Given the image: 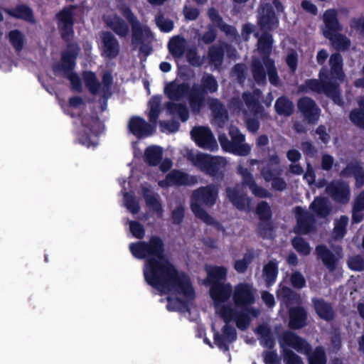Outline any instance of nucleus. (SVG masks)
<instances>
[{
	"label": "nucleus",
	"mask_w": 364,
	"mask_h": 364,
	"mask_svg": "<svg viewBox=\"0 0 364 364\" xmlns=\"http://www.w3.org/2000/svg\"><path fill=\"white\" fill-rule=\"evenodd\" d=\"M129 249L134 257L147 258L144 269V278L158 291L169 294L166 298L167 309L178 311L186 310L187 301L194 298L190 279L183 273H178L166 259L161 239L153 236L149 242L132 243Z\"/></svg>",
	"instance_id": "f257e3e1"
},
{
	"label": "nucleus",
	"mask_w": 364,
	"mask_h": 364,
	"mask_svg": "<svg viewBox=\"0 0 364 364\" xmlns=\"http://www.w3.org/2000/svg\"><path fill=\"white\" fill-rule=\"evenodd\" d=\"M218 197V187L215 184L201 186L192 192L191 208L196 218L208 225L213 226L218 231L224 232L223 225L212 217L203 207H213Z\"/></svg>",
	"instance_id": "f03ea898"
},
{
	"label": "nucleus",
	"mask_w": 364,
	"mask_h": 364,
	"mask_svg": "<svg viewBox=\"0 0 364 364\" xmlns=\"http://www.w3.org/2000/svg\"><path fill=\"white\" fill-rule=\"evenodd\" d=\"M285 344L296 350L298 353L307 356L309 364H327V358L323 346H316L312 350L311 344L296 333L287 331L282 333L280 344Z\"/></svg>",
	"instance_id": "7ed1b4c3"
},
{
	"label": "nucleus",
	"mask_w": 364,
	"mask_h": 364,
	"mask_svg": "<svg viewBox=\"0 0 364 364\" xmlns=\"http://www.w3.org/2000/svg\"><path fill=\"white\" fill-rule=\"evenodd\" d=\"M122 14L131 26V41L132 46L134 48L140 46V52L145 53L146 55H149L151 52V48L148 44L154 38V34L149 27L141 23L128 7L123 9Z\"/></svg>",
	"instance_id": "20e7f679"
},
{
	"label": "nucleus",
	"mask_w": 364,
	"mask_h": 364,
	"mask_svg": "<svg viewBox=\"0 0 364 364\" xmlns=\"http://www.w3.org/2000/svg\"><path fill=\"white\" fill-rule=\"evenodd\" d=\"M232 299L236 306L241 309L240 317L233 318H257L260 314L259 309L252 305L255 301V289L248 283H240L232 291Z\"/></svg>",
	"instance_id": "39448f33"
},
{
	"label": "nucleus",
	"mask_w": 364,
	"mask_h": 364,
	"mask_svg": "<svg viewBox=\"0 0 364 364\" xmlns=\"http://www.w3.org/2000/svg\"><path fill=\"white\" fill-rule=\"evenodd\" d=\"M186 157L199 170L215 178L223 176L225 168L228 164L225 157L213 156L203 153L196 154L192 151H188Z\"/></svg>",
	"instance_id": "423d86ee"
},
{
	"label": "nucleus",
	"mask_w": 364,
	"mask_h": 364,
	"mask_svg": "<svg viewBox=\"0 0 364 364\" xmlns=\"http://www.w3.org/2000/svg\"><path fill=\"white\" fill-rule=\"evenodd\" d=\"M161 96H154L149 102L150 107L149 117L151 124L147 123L143 119L133 117L129 122L130 132L137 137L148 136L152 134L156 127V123L161 112Z\"/></svg>",
	"instance_id": "0eeeda50"
},
{
	"label": "nucleus",
	"mask_w": 364,
	"mask_h": 364,
	"mask_svg": "<svg viewBox=\"0 0 364 364\" xmlns=\"http://www.w3.org/2000/svg\"><path fill=\"white\" fill-rule=\"evenodd\" d=\"M225 322L222 327V333L215 329V323H211V329L213 332L214 343L217 347L223 350L228 351L229 345L235 342L237 338L235 328L230 323L235 321L236 326L241 331L247 330L252 320H223Z\"/></svg>",
	"instance_id": "6e6552de"
},
{
	"label": "nucleus",
	"mask_w": 364,
	"mask_h": 364,
	"mask_svg": "<svg viewBox=\"0 0 364 364\" xmlns=\"http://www.w3.org/2000/svg\"><path fill=\"white\" fill-rule=\"evenodd\" d=\"M218 84L215 77L205 73L200 80V85L193 84L189 96V105L193 114H198L205 101V95L214 93L218 90Z\"/></svg>",
	"instance_id": "1a4fd4ad"
},
{
	"label": "nucleus",
	"mask_w": 364,
	"mask_h": 364,
	"mask_svg": "<svg viewBox=\"0 0 364 364\" xmlns=\"http://www.w3.org/2000/svg\"><path fill=\"white\" fill-rule=\"evenodd\" d=\"M229 135L230 139L225 134H219L218 135V141L224 151L240 156H247L250 154L252 147L245 142V136L240 132L237 127L230 126Z\"/></svg>",
	"instance_id": "9d476101"
},
{
	"label": "nucleus",
	"mask_w": 364,
	"mask_h": 364,
	"mask_svg": "<svg viewBox=\"0 0 364 364\" xmlns=\"http://www.w3.org/2000/svg\"><path fill=\"white\" fill-rule=\"evenodd\" d=\"M210 295L215 303V311L222 318H233L235 311L231 305H222L220 303L229 299L232 294V288L229 283H219L210 285Z\"/></svg>",
	"instance_id": "9b49d317"
},
{
	"label": "nucleus",
	"mask_w": 364,
	"mask_h": 364,
	"mask_svg": "<svg viewBox=\"0 0 364 364\" xmlns=\"http://www.w3.org/2000/svg\"><path fill=\"white\" fill-rule=\"evenodd\" d=\"M83 130L79 138L80 142L87 147L98 144L97 136L103 131V125L95 116L84 117L82 119Z\"/></svg>",
	"instance_id": "f8f14e48"
},
{
	"label": "nucleus",
	"mask_w": 364,
	"mask_h": 364,
	"mask_svg": "<svg viewBox=\"0 0 364 364\" xmlns=\"http://www.w3.org/2000/svg\"><path fill=\"white\" fill-rule=\"evenodd\" d=\"M279 24L273 6L269 3H261L257 9V26L262 32H270L277 29Z\"/></svg>",
	"instance_id": "ddd939ff"
},
{
	"label": "nucleus",
	"mask_w": 364,
	"mask_h": 364,
	"mask_svg": "<svg viewBox=\"0 0 364 364\" xmlns=\"http://www.w3.org/2000/svg\"><path fill=\"white\" fill-rule=\"evenodd\" d=\"M75 6L63 8L55 14L58 28L63 39L69 41L73 33Z\"/></svg>",
	"instance_id": "4468645a"
},
{
	"label": "nucleus",
	"mask_w": 364,
	"mask_h": 364,
	"mask_svg": "<svg viewBox=\"0 0 364 364\" xmlns=\"http://www.w3.org/2000/svg\"><path fill=\"white\" fill-rule=\"evenodd\" d=\"M333 251L334 252H331L324 245H317L315 249L318 258L322 261L330 272L336 269L339 260L343 257L342 248L340 246L333 248Z\"/></svg>",
	"instance_id": "2eb2a0df"
},
{
	"label": "nucleus",
	"mask_w": 364,
	"mask_h": 364,
	"mask_svg": "<svg viewBox=\"0 0 364 364\" xmlns=\"http://www.w3.org/2000/svg\"><path fill=\"white\" fill-rule=\"evenodd\" d=\"M191 135L196 144L204 149L215 151L218 149V143L211 130L207 127H194Z\"/></svg>",
	"instance_id": "dca6fc26"
},
{
	"label": "nucleus",
	"mask_w": 364,
	"mask_h": 364,
	"mask_svg": "<svg viewBox=\"0 0 364 364\" xmlns=\"http://www.w3.org/2000/svg\"><path fill=\"white\" fill-rule=\"evenodd\" d=\"M262 91L259 89L253 90L252 92H245L242 95V100L245 102L248 110L259 117L261 120H268L270 117L267 112L260 103Z\"/></svg>",
	"instance_id": "f3484780"
},
{
	"label": "nucleus",
	"mask_w": 364,
	"mask_h": 364,
	"mask_svg": "<svg viewBox=\"0 0 364 364\" xmlns=\"http://www.w3.org/2000/svg\"><path fill=\"white\" fill-rule=\"evenodd\" d=\"M237 169L238 173L242 176V185L247 186L255 197L260 198L272 197V193L269 191L256 183L252 174L247 168L239 165Z\"/></svg>",
	"instance_id": "a211bd4d"
},
{
	"label": "nucleus",
	"mask_w": 364,
	"mask_h": 364,
	"mask_svg": "<svg viewBox=\"0 0 364 364\" xmlns=\"http://www.w3.org/2000/svg\"><path fill=\"white\" fill-rule=\"evenodd\" d=\"M294 213L296 219L295 232L306 235L314 230L316 220L313 213L301 206H296L294 208Z\"/></svg>",
	"instance_id": "6ab92c4d"
},
{
	"label": "nucleus",
	"mask_w": 364,
	"mask_h": 364,
	"mask_svg": "<svg viewBox=\"0 0 364 364\" xmlns=\"http://www.w3.org/2000/svg\"><path fill=\"white\" fill-rule=\"evenodd\" d=\"M196 183V177L189 176L178 170H173L167 174L164 180L159 181V185L161 187L169 186H192Z\"/></svg>",
	"instance_id": "aec40b11"
},
{
	"label": "nucleus",
	"mask_w": 364,
	"mask_h": 364,
	"mask_svg": "<svg viewBox=\"0 0 364 364\" xmlns=\"http://www.w3.org/2000/svg\"><path fill=\"white\" fill-rule=\"evenodd\" d=\"M297 107L309 124H315L318 120L320 109L311 98L301 97L297 102Z\"/></svg>",
	"instance_id": "412c9836"
},
{
	"label": "nucleus",
	"mask_w": 364,
	"mask_h": 364,
	"mask_svg": "<svg viewBox=\"0 0 364 364\" xmlns=\"http://www.w3.org/2000/svg\"><path fill=\"white\" fill-rule=\"evenodd\" d=\"M326 192L338 203H347L350 198L348 184L341 181L329 183L326 187Z\"/></svg>",
	"instance_id": "4be33fe9"
},
{
	"label": "nucleus",
	"mask_w": 364,
	"mask_h": 364,
	"mask_svg": "<svg viewBox=\"0 0 364 364\" xmlns=\"http://www.w3.org/2000/svg\"><path fill=\"white\" fill-rule=\"evenodd\" d=\"M78 47L75 45H70L68 50L63 54L61 62L53 65V71L55 73L60 72L63 73V75H66L72 72L75 67V60L77 55Z\"/></svg>",
	"instance_id": "5701e85b"
},
{
	"label": "nucleus",
	"mask_w": 364,
	"mask_h": 364,
	"mask_svg": "<svg viewBox=\"0 0 364 364\" xmlns=\"http://www.w3.org/2000/svg\"><path fill=\"white\" fill-rule=\"evenodd\" d=\"M230 107L233 109L234 111L242 112L244 114L245 122L249 132L255 134L258 131L259 129V119H261L255 116L254 113H252L253 116H251V112L244 108L243 102L239 97H234L231 100Z\"/></svg>",
	"instance_id": "b1692460"
},
{
	"label": "nucleus",
	"mask_w": 364,
	"mask_h": 364,
	"mask_svg": "<svg viewBox=\"0 0 364 364\" xmlns=\"http://www.w3.org/2000/svg\"><path fill=\"white\" fill-rule=\"evenodd\" d=\"M103 55L109 59L115 58L119 53L120 45L117 38L110 31L100 33Z\"/></svg>",
	"instance_id": "393cba45"
},
{
	"label": "nucleus",
	"mask_w": 364,
	"mask_h": 364,
	"mask_svg": "<svg viewBox=\"0 0 364 364\" xmlns=\"http://www.w3.org/2000/svg\"><path fill=\"white\" fill-rule=\"evenodd\" d=\"M164 91L171 100L179 101L187 96L189 97L191 87L188 83H179L173 80L165 85Z\"/></svg>",
	"instance_id": "a878e982"
},
{
	"label": "nucleus",
	"mask_w": 364,
	"mask_h": 364,
	"mask_svg": "<svg viewBox=\"0 0 364 364\" xmlns=\"http://www.w3.org/2000/svg\"><path fill=\"white\" fill-rule=\"evenodd\" d=\"M336 9L326 10L323 16L324 26L322 28L323 35L326 38H332V33H338L342 30V26L337 18Z\"/></svg>",
	"instance_id": "bb28decb"
},
{
	"label": "nucleus",
	"mask_w": 364,
	"mask_h": 364,
	"mask_svg": "<svg viewBox=\"0 0 364 364\" xmlns=\"http://www.w3.org/2000/svg\"><path fill=\"white\" fill-rule=\"evenodd\" d=\"M226 196L230 201L240 210H250L251 200L241 193L237 187H228Z\"/></svg>",
	"instance_id": "cd10ccee"
},
{
	"label": "nucleus",
	"mask_w": 364,
	"mask_h": 364,
	"mask_svg": "<svg viewBox=\"0 0 364 364\" xmlns=\"http://www.w3.org/2000/svg\"><path fill=\"white\" fill-rule=\"evenodd\" d=\"M208 105L214 115V123L220 128L223 127L228 120V114L224 105L215 98L208 99Z\"/></svg>",
	"instance_id": "c85d7f7f"
},
{
	"label": "nucleus",
	"mask_w": 364,
	"mask_h": 364,
	"mask_svg": "<svg viewBox=\"0 0 364 364\" xmlns=\"http://www.w3.org/2000/svg\"><path fill=\"white\" fill-rule=\"evenodd\" d=\"M105 23L119 38H126L129 33V28L127 23L117 15L108 16L105 20Z\"/></svg>",
	"instance_id": "c756f323"
},
{
	"label": "nucleus",
	"mask_w": 364,
	"mask_h": 364,
	"mask_svg": "<svg viewBox=\"0 0 364 364\" xmlns=\"http://www.w3.org/2000/svg\"><path fill=\"white\" fill-rule=\"evenodd\" d=\"M255 37L258 39L257 48L259 53L262 55V61L266 58H269L274 42L272 35L269 32H262L260 35L258 32L255 33Z\"/></svg>",
	"instance_id": "7c9ffc66"
},
{
	"label": "nucleus",
	"mask_w": 364,
	"mask_h": 364,
	"mask_svg": "<svg viewBox=\"0 0 364 364\" xmlns=\"http://www.w3.org/2000/svg\"><path fill=\"white\" fill-rule=\"evenodd\" d=\"M256 213L259 215V219L262 221L259 224V234L262 237H267L270 232V229L269 228H266L268 226L267 222L272 217V211L269 205L266 201L260 202L256 208Z\"/></svg>",
	"instance_id": "2f4dec72"
},
{
	"label": "nucleus",
	"mask_w": 364,
	"mask_h": 364,
	"mask_svg": "<svg viewBox=\"0 0 364 364\" xmlns=\"http://www.w3.org/2000/svg\"><path fill=\"white\" fill-rule=\"evenodd\" d=\"M255 333L257 334L260 344L269 349H272L275 346V340L271 328L267 323L259 324Z\"/></svg>",
	"instance_id": "473e14b6"
},
{
	"label": "nucleus",
	"mask_w": 364,
	"mask_h": 364,
	"mask_svg": "<svg viewBox=\"0 0 364 364\" xmlns=\"http://www.w3.org/2000/svg\"><path fill=\"white\" fill-rule=\"evenodd\" d=\"M5 11L10 16L16 18L23 19L31 23H36L32 9L25 4L16 6L14 9H5Z\"/></svg>",
	"instance_id": "72a5a7b5"
},
{
	"label": "nucleus",
	"mask_w": 364,
	"mask_h": 364,
	"mask_svg": "<svg viewBox=\"0 0 364 364\" xmlns=\"http://www.w3.org/2000/svg\"><path fill=\"white\" fill-rule=\"evenodd\" d=\"M309 208L320 218L327 217L331 211L329 200L323 197L315 198Z\"/></svg>",
	"instance_id": "f704fd0d"
},
{
	"label": "nucleus",
	"mask_w": 364,
	"mask_h": 364,
	"mask_svg": "<svg viewBox=\"0 0 364 364\" xmlns=\"http://www.w3.org/2000/svg\"><path fill=\"white\" fill-rule=\"evenodd\" d=\"M312 304L317 315L321 318H333L334 310L332 305L321 298H313Z\"/></svg>",
	"instance_id": "c9c22d12"
},
{
	"label": "nucleus",
	"mask_w": 364,
	"mask_h": 364,
	"mask_svg": "<svg viewBox=\"0 0 364 364\" xmlns=\"http://www.w3.org/2000/svg\"><path fill=\"white\" fill-rule=\"evenodd\" d=\"M142 193L146 205L156 212L159 217H161L163 209L160 203L159 195L146 187H142Z\"/></svg>",
	"instance_id": "e433bc0d"
},
{
	"label": "nucleus",
	"mask_w": 364,
	"mask_h": 364,
	"mask_svg": "<svg viewBox=\"0 0 364 364\" xmlns=\"http://www.w3.org/2000/svg\"><path fill=\"white\" fill-rule=\"evenodd\" d=\"M208 277L204 281L205 284L213 285L224 282L226 278L227 269L223 267H205Z\"/></svg>",
	"instance_id": "4c0bfd02"
},
{
	"label": "nucleus",
	"mask_w": 364,
	"mask_h": 364,
	"mask_svg": "<svg viewBox=\"0 0 364 364\" xmlns=\"http://www.w3.org/2000/svg\"><path fill=\"white\" fill-rule=\"evenodd\" d=\"M364 218V190L353 200L352 207V223H359Z\"/></svg>",
	"instance_id": "58836bf2"
},
{
	"label": "nucleus",
	"mask_w": 364,
	"mask_h": 364,
	"mask_svg": "<svg viewBox=\"0 0 364 364\" xmlns=\"http://www.w3.org/2000/svg\"><path fill=\"white\" fill-rule=\"evenodd\" d=\"M340 176L342 177H349L353 176L356 182L362 186L364 184V168L357 163H350L341 171Z\"/></svg>",
	"instance_id": "ea45409f"
},
{
	"label": "nucleus",
	"mask_w": 364,
	"mask_h": 364,
	"mask_svg": "<svg viewBox=\"0 0 364 364\" xmlns=\"http://www.w3.org/2000/svg\"><path fill=\"white\" fill-rule=\"evenodd\" d=\"M166 108L169 114L178 116L182 122H186L189 117V112L186 105L168 102Z\"/></svg>",
	"instance_id": "a19ab883"
},
{
	"label": "nucleus",
	"mask_w": 364,
	"mask_h": 364,
	"mask_svg": "<svg viewBox=\"0 0 364 364\" xmlns=\"http://www.w3.org/2000/svg\"><path fill=\"white\" fill-rule=\"evenodd\" d=\"M163 150L158 146H150L144 151V161L149 166H155L160 164L162 159Z\"/></svg>",
	"instance_id": "79ce46f5"
},
{
	"label": "nucleus",
	"mask_w": 364,
	"mask_h": 364,
	"mask_svg": "<svg viewBox=\"0 0 364 364\" xmlns=\"http://www.w3.org/2000/svg\"><path fill=\"white\" fill-rule=\"evenodd\" d=\"M264 63L257 58L253 59L252 62V73L255 81L258 85H264L267 80V70L264 68Z\"/></svg>",
	"instance_id": "37998d69"
},
{
	"label": "nucleus",
	"mask_w": 364,
	"mask_h": 364,
	"mask_svg": "<svg viewBox=\"0 0 364 364\" xmlns=\"http://www.w3.org/2000/svg\"><path fill=\"white\" fill-rule=\"evenodd\" d=\"M274 108L278 114L290 116L294 112V106L287 97L282 96L276 100Z\"/></svg>",
	"instance_id": "c03bdc74"
},
{
	"label": "nucleus",
	"mask_w": 364,
	"mask_h": 364,
	"mask_svg": "<svg viewBox=\"0 0 364 364\" xmlns=\"http://www.w3.org/2000/svg\"><path fill=\"white\" fill-rule=\"evenodd\" d=\"M186 46V41L183 38L175 36L168 42V50L175 58L183 56Z\"/></svg>",
	"instance_id": "a18cd8bd"
},
{
	"label": "nucleus",
	"mask_w": 364,
	"mask_h": 364,
	"mask_svg": "<svg viewBox=\"0 0 364 364\" xmlns=\"http://www.w3.org/2000/svg\"><path fill=\"white\" fill-rule=\"evenodd\" d=\"M359 108L353 109L350 113V119L358 127L364 129V96L358 100Z\"/></svg>",
	"instance_id": "49530a36"
},
{
	"label": "nucleus",
	"mask_w": 364,
	"mask_h": 364,
	"mask_svg": "<svg viewBox=\"0 0 364 364\" xmlns=\"http://www.w3.org/2000/svg\"><path fill=\"white\" fill-rule=\"evenodd\" d=\"M83 79L86 87L92 95L101 93V83L99 82L97 76L92 72H85Z\"/></svg>",
	"instance_id": "de8ad7c7"
},
{
	"label": "nucleus",
	"mask_w": 364,
	"mask_h": 364,
	"mask_svg": "<svg viewBox=\"0 0 364 364\" xmlns=\"http://www.w3.org/2000/svg\"><path fill=\"white\" fill-rule=\"evenodd\" d=\"M277 275V263L274 259L270 260L266 265L264 266L262 271V277L264 278V280L268 287L274 282Z\"/></svg>",
	"instance_id": "09e8293b"
},
{
	"label": "nucleus",
	"mask_w": 364,
	"mask_h": 364,
	"mask_svg": "<svg viewBox=\"0 0 364 364\" xmlns=\"http://www.w3.org/2000/svg\"><path fill=\"white\" fill-rule=\"evenodd\" d=\"M223 49L218 46H212L209 48L208 57L210 63L213 64L215 68H218L222 65L223 60Z\"/></svg>",
	"instance_id": "8fccbe9b"
},
{
	"label": "nucleus",
	"mask_w": 364,
	"mask_h": 364,
	"mask_svg": "<svg viewBox=\"0 0 364 364\" xmlns=\"http://www.w3.org/2000/svg\"><path fill=\"white\" fill-rule=\"evenodd\" d=\"M329 65L331 74L340 79L343 75L342 56L339 53L332 54L329 59Z\"/></svg>",
	"instance_id": "3c124183"
},
{
	"label": "nucleus",
	"mask_w": 364,
	"mask_h": 364,
	"mask_svg": "<svg viewBox=\"0 0 364 364\" xmlns=\"http://www.w3.org/2000/svg\"><path fill=\"white\" fill-rule=\"evenodd\" d=\"M282 170L279 167H273L270 164H267L260 170V174L266 182H270L274 178L282 175Z\"/></svg>",
	"instance_id": "603ef678"
},
{
	"label": "nucleus",
	"mask_w": 364,
	"mask_h": 364,
	"mask_svg": "<svg viewBox=\"0 0 364 364\" xmlns=\"http://www.w3.org/2000/svg\"><path fill=\"white\" fill-rule=\"evenodd\" d=\"M264 65L267 70V74L269 77V80L271 84L277 85L279 83V78L277 74V69L274 66V60L271 58H266Z\"/></svg>",
	"instance_id": "864d4df0"
},
{
	"label": "nucleus",
	"mask_w": 364,
	"mask_h": 364,
	"mask_svg": "<svg viewBox=\"0 0 364 364\" xmlns=\"http://www.w3.org/2000/svg\"><path fill=\"white\" fill-rule=\"evenodd\" d=\"M9 41L16 51H21L24 43V36L18 30H12L9 33Z\"/></svg>",
	"instance_id": "5fc2aeb1"
},
{
	"label": "nucleus",
	"mask_w": 364,
	"mask_h": 364,
	"mask_svg": "<svg viewBox=\"0 0 364 364\" xmlns=\"http://www.w3.org/2000/svg\"><path fill=\"white\" fill-rule=\"evenodd\" d=\"M328 39L332 42L337 50H344L350 46V41L346 36L337 33H332V38Z\"/></svg>",
	"instance_id": "6e6d98bb"
},
{
	"label": "nucleus",
	"mask_w": 364,
	"mask_h": 364,
	"mask_svg": "<svg viewBox=\"0 0 364 364\" xmlns=\"http://www.w3.org/2000/svg\"><path fill=\"white\" fill-rule=\"evenodd\" d=\"M112 76L109 73H105L101 84V95L104 99H107L112 95L111 86L112 85Z\"/></svg>",
	"instance_id": "4d7b16f0"
},
{
	"label": "nucleus",
	"mask_w": 364,
	"mask_h": 364,
	"mask_svg": "<svg viewBox=\"0 0 364 364\" xmlns=\"http://www.w3.org/2000/svg\"><path fill=\"white\" fill-rule=\"evenodd\" d=\"M254 255L252 252H247L244 255L242 259H237L235 262V269L239 273H244L249 264L252 262Z\"/></svg>",
	"instance_id": "13d9d810"
},
{
	"label": "nucleus",
	"mask_w": 364,
	"mask_h": 364,
	"mask_svg": "<svg viewBox=\"0 0 364 364\" xmlns=\"http://www.w3.org/2000/svg\"><path fill=\"white\" fill-rule=\"evenodd\" d=\"M124 204L132 214H136L140 210V206L133 193H126L124 195Z\"/></svg>",
	"instance_id": "bf43d9fd"
},
{
	"label": "nucleus",
	"mask_w": 364,
	"mask_h": 364,
	"mask_svg": "<svg viewBox=\"0 0 364 364\" xmlns=\"http://www.w3.org/2000/svg\"><path fill=\"white\" fill-rule=\"evenodd\" d=\"M348 223V218L346 215L341 216L336 221L333 229V234L336 238H342L346 232V226Z\"/></svg>",
	"instance_id": "052dcab7"
},
{
	"label": "nucleus",
	"mask_w": 364,
	"mask_h": 364,
	"mask_svg": "<svg viewBox=\"0 0 364 364\" xmlns=\"http://www.w3.org/2000/svg\"><path fill=\"white\" fill-rule=\"evenodd\" d=\"M291 243L294 248L301 255H308L311 252L309 245L302 237H295Z\"/></svg>",
	"instance_id": "680f3d73"
},
{
	"label": "nucleus",
	"mask_w": 364,
	"mask_h": 364,
	"mask_svg": "<svg viewBox=\"0 0 364 364\" xmlns=\"http://www.w3.org/2000/svg\"><path fill=\"white\" fill-rule=\"evenodd\" d=\"M283 357L285 364H304L301 358L290 349L283 350Z\"/></svg>",
	"instance_id": "e2e57ef3"
},
{
	"label": "nucleus",
	"mask_w": 364,
	"mask_h": 364,
	"mask_svg": "<svg viewBox=\"0 0 364 364\" xmlns=\"http://www.w3.org/2000/svg\"><path fill=\"white\" fill-rule=\"evenodd\" d=\"M155 21L157 26L161 31L169 32L173 29V22L161 14L156 16Z\"/></svg>",
	"instance_id": "0e129e2a"
},
{
	"label": "nucleus",
	"mask_w": 364,
	"mask_h": 364,
	"mask_svg": "<svg viewBox=\"0 0 364 364\" xmlns=\"http://www.w3.org/2000/svg\"><path fill=\"white\" fill-rule=\"evenodd\" d=\"M186 58L188 63L194 67H200L204 63V58H200L196 50L194 49H189L186 53Z\"/></svg>",
	"instance_id": "69168bd1"
},
{
	"label": "nucleus",
	"mask_w": 364,
	"mask_h": 364,
	"mask_svg": "<svg viewBox=\"0 0 364 364\" xmlns=\"http://www.w3.org/2000/svg\"><path fill=\"white\" fill-rule=\"evenodd\" d=\"M290 282L296 289H301L306 286V279L299 272H294L291 274Z\"/></svg>",
	"instance_id": "338daca9"
},
{
	"label": "nucleus",
	"mask_w": 364,
	"mask_h": 364,
	"mask_svg": "<svg viewBox=\"0 0 364 364\" xmlns=\"http://www.w3.org/2000/svg\"><path fill=\"white\" fill-rule=\"evenodd\" d=\"M348 267L355 271H362L364 269V259L359 255L353 256L348 259Z\"/></svg>",
	"instance_id": "774afa93"
}]
</instances>
